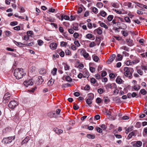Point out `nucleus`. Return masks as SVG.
Masks as SVG:
<instances>
[{
    "label": "nucleus",
    "mask_w": 147,
    "mask_h": 147,
    "mask_svg": "<svg viewBox=\"0 0 147 147\" xmlns=\"http://www.w3.org/2000/svg\"><path fill=\"white\" fill-rule=\"evenodd\" d=\"M85 58H87L89 56V54L88 53H86V51L82 55Z\"/></svg>",
    "instance_id": "338daca9"
},
{
    "label": "nucleus",
    "mask_w": 147,
    "mask_h": 147,
    "mask_svg": "<svg viewBox=\"0 0 147 147\" xmlns=\"http://www.w3.org/2000/svg\"><path fill=\"white\" fill-rule=\"evenodd\" d=\"M96 6L99 8H101L103 6L102 3L101 2L97 3L96 4Z\"/></svg>",
    "instance_id": "72a5a7b5"
},
{
    "label": "nucleus",
    "mask_w": 147,
    "mask_h": 147,
    "mask_svg": "<svg viewBox=\"0 0 147 147\" xmlns=\"http://www.w3.org/2000/svg\"><path fill=\"white\" fill-rule=\"evenodd\" d=\"M100 26L101 27H104L106 29H107L108 28V26L104 23L102 22L101 23H100Z\"/></svg>",
    "instance_id": "c9c22d12"
},
{
    "label": "nucleus",
    "mask_w": 147,
    "mask_h": 147,
    "mask_svg": "<svg viewBox=\"0 0 147 147\" xmlns=\"http://www.w3.org/2000/svg\"><path fill=\"white\" fill-rule=\"evenodd\" d=\"M121 48L122 49H123L125 51H129V48L128 47H127L126 46H124L123 47H121Z\"/></svg>",
    "instance_id": "052dcab7"
},
{
    "label": "nucleus",
    "mask_w": 147,
    "mask_h": 147,
    "mask_svg": "<svg viewBox=\"0 0 147 147\" xmlns=\"http://www.w3.org/2000/svg\"><path fill=\"white\" fill-rule=\"evenodd\" d=\"M15 136L4 138L2 140V142L4 144H9L13 140H14Z\"/></svg>",
    "instance_id": "7ed1b4c3"
},
{
    "label": "nucleus",
    "mask_w": 147,
    "mask_h": 147,
    "mask_svg": "<svg viewBox=\"0 0 147 147\" xmlns=\"http://www.w3.org/2000/svg\"><path fill=\"white\" fill-rule=\"evenodd\" d=\"M124 19L126 22H130V19L128 17H125L124 18Z\"/></svg>",
    "instance_id": "69168bd1"
},
{
    "label": "nucleus",
    "mask_w": 147,
    "mask_h": 147,
    "mask_svg": "<svg viewBox=\"0 0 147 147\" xmlns=\"http://www.w3.org/2000/svg\"><path fill=\"white\" fill-rule=\"evenodd\" d=\"M92 100H90V99H86V102L87 103V104L89 106V107H91V106L90 105L92 103Z\"/></svg>",
    "instance_id": "7c9ffc66"
},
{
    "label": "nucleus",
    "mask_w": 147,
    "mask_h": 147,
    "mask_svg": "<svg viewBox=\"0 0 147 147\" xmlns=\"http://www.w3.org/2000/svg\"><path fill=\"white\" fill-rule=\"evenodd\" d=\"M122 59V55L119 54H118L116 59V60L117 61H121Z\"/></svg>",
    "instance_id": "b1692460"
},
{
    "label": "nucleus",
    "mask_w": 147,
    "mask_h": 147,
    "mask_svg": "<svg viewBox=\"0 0 147 147\" xmlns=\"http://www.w3.org/2000/svg\"><path fill=\"white\" fill-rule=\"evenodd\" d=\"M131 144L133 147H140L142 145V143L141 141H138L132 142Z\"/></svg>",
    "instance_id": "0eeeda50"
},
{
    "label": "nucleus",
    "mask_w": 147,
    "mask_h": 147,
    "mask_svg": "<svg viewBox=\"0 0 147 147\" xmlns=\"http://www.w3.org/2000/svg\"><path fill=\"white\" fill-rule=\"evenodd\" d=\"M18 105L17 101L15 100H11L8 104V107L9 108L13 109L16 108Z\"/></svg>",
    "instance_id": "39448f33"
},
{
    "label": "nucleus",
    "mask_w": 147,
    "mask_h": 147,
    "mask_svg": "<svg viewBox=\"0 0 147 147\" xmlns=\"http://www.w3.org/2000/svg\"><path fill=\"white\" fill-rule=\"evenodd\" d=\"M65 80L66 81L69 82H71L72 80V79L69 76H66Z\"/></svg>",
    "instance_id": "e433bc0d"
},
{
    "label": "nucleus",
    "mask_w": 147,
    "mask_h": 147,
    "mask_svg": "<svg viewBox=\"0 0 147 147\" xmlns=\"http://www.w3.org/2000/svg\"><path fill=\"white\" fill-rule=\"evenodd\" d=\"M131 96L132 97H136V98H138V95L136 94V92H133L131 94Z\"/></svg>",
    "instance_id": "6e6d98bb"
},
{
    "label": "nucleus",
    "mask_w": 147,
    "mask_h": 147,
    "mask_svg": "<svg viewBox=\"0 0 147 147\" xmlns=\"http://www.w3.org/2000/svg\"><path fill=\"white\" fill-rule=\"evenodd\" d=\"M46 20L47 21H49L50 22H54L55 19L51 17L47 18Z\"/></svg>",
    "instance_id": "2f4dec72"
},
{
    "label": "nucleus",
    "mask_w": 147,
    "mask_h": 147,
    "mask_svg": "<svg viewBox=\"0 0 147 147\" xmlns=\"http://www.w3.org/2000/svg\"><path fill=\"white\" fill-rule=\"evenodd\" d=\"M132 128V127H129L127 129L126 127H125V129H126V131H125V132L127 134L131 130V128Z\"/></svg>",
    "instance_id": "ea45409f"
},
{
    "label": "nucleus",
    "mask_w": 147,
    "mask_h": 147,
    "mask_svg": "<svg viewBox=\"0 0 147 147\" xmlns=\"http://www.w3.org/2000/svg\"><path fill=\"white\" fill-rule=\"evenodd\" d=\"M104 101L105 104H107L110 102V100L107 97H106L105 98Z\"/></svg>",
    "instance_id": "8fccbe9b"
},
{
    "label": "nucleus",
    "mask_w": 147,
    "mask_h": 147,
    "mask_svg": "<svg viewBox=\"0 0 147 147\" xmlns=\"http://www.w3.org/2000/svg\"><path fill=\"white\" fill-rule=\"evenodd\" d=\"M93 60L96 62H97L99 59L98 57L96 56H93Z\"/></svg>",
    "instance_id": "a19ab883"
},
{
    "label": "nucleus",
    "mask_w": 147,
    "mask_h": 147,
    "mask_svg": "<svg viewBox=\"0 0 147 147\" xmlns=\"http://www.w3.org/2000/svg\"><path fill=\"white\" fill-rule=\"evenodd\" d=\"M60 45L61 46L63 47L67 45V43L63 41L61 42Z\"/></svg>",
    "instance_id": "864d4df0"
},
{
    "label": "nucleus",
    "mask_w": 147,
    "mask_h": 147,
    "mask_svg": "<svg viewBox=\"0 0 147 147\" xmlns=\"http://www.w3.org/2000/svg\"><path fill=\"white\" fill-rule=\"evenodd\" d=\"M89 76V72L85 70L83 73V77L84 78H88Z\"/></svg>",
    "instance_id": "2eb2a0df"
},
{
    "label": "nucleus",
    "mask_w": 147,
    "mask_h": 147,
    "mask_svg": "<svg viewBox=\"0 0 147 147\" xmlns=\"http://www.w3.org/2000/svg\"><path fill=\"white\" fill-rule=\"evenodd\" d=\"M74 44L77 47H79L80 45V44L78 40L75 41L74 42Z\"/></svg>",
    "instance_id": "09e8293b"
},
{
    "label": "nucleus",
    "mask_w": 147,
    "mask_h": 147,
    "mask_svg": "<svg viewBox=\"0 0 147 147\" xmlns=\"http://www.w3.org/2000/svg\"><path fill=\"white\" fill-rule=\"evenodd\" d=\"M90 70L92 73H93L95 71V69L92 67H90Z\"/></svg>",
    "instance_id": "13d9d810"
},
{
    "label": "nucleus",
    "mask_w": 147,
    "mask_h": 147,
    "mask_svg": "<svg viewBox=\"0 0 147 147\" xmlns=\"http://www.w3.org/2000/svg\"><path fill=\"white\" fill-rule=\"evenodd\" d=\"M134 133L133 132H131L129 134L128 136L127 137V139L129 140L130 139L132 136L134 135Z\"/></svg>",
    "instance_id": "bb28decb"
},
{
    "label": "nucleus",
    "mask_w": 147,
    "mask_h": 147,
    "mask_svg": "<svg viewBox=\"0 0 147 147\" xmlns=\"http://www.w3.org/2000/svg\"><path fill=\"white\" fill-rule=\"evenodd\" d=\"M96 82V79L93 78H92L90 79V82L92 84H95Z\"/></svg>",
    "instance_id": "49530a36"
},
{
    "label": "nucleus",
    "mask_w": 147,
    "mask_h": 147,
    "mask_svg": "<svg viewBox=\"0 0 147 147\" xmlns=\"http://www.w3.org/2000/svg\"><path fill=\"white\" fill-rule=\"evenodd\" d=\"M13 75L16 79H19L25 76L26 74L24 73L23 69L17 68L14 70Z\"/></svg>",
    "instance_id": "f257e3e1"
},
{
    "label": "nucleus",
    "mask_w": 147,
    "mask_h": 147,
    "mask_svg": "<svg viewBox=\"0 0 147 147\" xmlns=\"http://www.w3.org/2000/svg\"><path fill=\"white\" fill-rule=\"evenodd\" d=\"M100 13L101 16L102 17H105L107 14V13L104 11H101Z\"/></svg>",
    "instance_id": "c03bdc74"
},
{
    "label": "nucleus",
    "mask_w": 147,
    "mask_h": 147,
    "mask_svg": "<svg viewBox=\"0 0 147 147\" xmlns=\"http://www.w3.org/2000/svg\"><path fill=\"white\" fill-rule=\"evenodd\" d=\"M18 24V22L16 21L12 22L10 23V25L12 26H14Z\"/></svg>",
    "instance_id": "680f3d73"
},
{
    "label": "nucleus",
    "mask_w": 147,
    "mask_h": 147,
    "mask_svg": "<svg viewBox=\"0 0 147 147\" xmlns=\"http://www.w3.org/2000/svg\"><path fill=\"white\" fill-rule=\"evenodd\" d=\"M13 42L16 45L20 47H23L26 46V44H25L22 43L21 42H17L15 40H13Z\"/></svg>",
    "instance_id": "1a4fd4ad"
},
{
    "label": "nucleus",
    "mask_w": 147,
    "mask_h": 147,
    "mask_svg": "<svg viewBox=\"0 0 147 147\" xmlns=\"http://www.w3.org/2000/svg\"><path fill=\"white\" fill-rule=\"evenodd\" d=\"M48 115L51 117H54L55 113L54 112H50L48 113Z\"/></svg>",
    "instance_id": "79ce46f5"
},
{
    "label": "nucleus",
    "mask_w": 147,
    "mask_h": 147,
    "mask_svg": "<svg viewBox=\"0 0 147 147\" xmlns=\"http://www.w3.org/2000/svg\"><path fill=\"white\" fill-rule=\"evenodd\" d=\"M36 67L34 66H31L29 69V72L31 73H33L36 74Z\"/></svg>",
    "instance_id": "ddd939ff"
},
{
    "label": "nucleus",
    "mask_w": 147,
    "mask_h": 147,
    "mask_svg": "<svg viewBox=\"0 0 147 147\" xmlns=\"http://www.w3.org/2000/svg\"><path fill=\"white\" fill-rule=\"evenodd\" d=\"M37 42L38 45L39 46L42 45L43 43V42L42 40H38L37 41Z\"/></svg>",
    "instance_id": "de8ad7c7"
},
{
    "label": "nucleus",
    "mask_w": 147,
    "mask_h": 147,
    "mask_svg": "<svg viewBox=\"0 0 147 147\" xmlns=\"http://www.w3.org/2000/svg\"><path fill=\"white\" fill-rule=\"evenodd\" d=\"M64 69L65 70H68L69 69V66L67 64H65L64 65Z\"/></svg>",
    "instance_id": "a18cd8bd"
},
{
    "label": "nucleus",
    "mask_w": 147,
    "mask_h": 147,
    "mask_svg": "<svg viewBox=\"0 0 147 147\" xmlns=\"http://www.w3.org/2000/svg\"><path fill=\"white\" fill-rule=\"evenodd\" d=\"M114 89H115L113 91L114 94L115 95L117 94L119 92V90L117 89V88H114Z\"/></svg>",
    "instance_id": "3c124183"
},
{
    "label": "nucleus",
    "mask_w": 147,
    "mask_h": 147,
    "mask_svg": "<svg viewBox=\"0 0 147 147\" xmlns=\"http://www.w3.org/2000/svg\"><path fill=\"white\" fill-rule=\"evenodd\" d=\"M32 34V32L31 31H28L27 32V35L29 36H31Z\"/></svg>",
    "instance_id": "0e129e2a"
},
{
    "label": "nucleus",
    "mask_w": 147,
    "mask_h": 147,
    "mask_svg": "<svg viewBox=\"0 0 147 147\" xmlns=\"http://www.w3.org/2000/svg\"><path fill=\"white\" fill-rule=\"evenodd\" d=\"M57 69L56 68H54L51 72V73L53 76L56 75Z\"/></svg>",
    "instance_id": "cd10ccee"
},
{
    "label": "nucleus",
    "mask_w": 147,
    "mask_h": 147,
    "mask_svg": "<svg viewBox=\"0 0 147 147\" xmlns=\"http://www.w3.org/2000/svg\"><path fill=\"white\" fill-rule=\"evenodd\" d=\"M78 51L80 52V54L82 55L86 51L84 49H79Z\"/></svg>",
    "instance_id": "c756f323"
},
{
    "label": "nucleus",
    "mask_w": 147,
    "mask_h": 147,
    "mask_svg": "<svg viewBox=\"0 0 147 147\" xmlns=\"http://www.w3.org/2000/svg\"><path fill=\"white\" fill-rule=\"evenodd\" d=\"M134 59L133 60L132 63L134 64H136L140 62V59L139 58L135 57Z\"/></svg>",
    "instance_id": "aec40b11"
},
{
    "label": "nucleus",
    "mask_w": 147,
    "mask_h": 147,
    "mask_svg": "<svg viewBox=\"0 0 147 147\" xmlns=\"http://www.w3.org/2000/svg\"><path fill=\"white\" fill-rule=\"evenodd\" d=\"M100 126L102 128L103 130H105L107 128V126L105 124H102L100 125Z\"/></svg>",
    "instance_id": "5fc2aeb1"
},
{
    "label": "nucleus",
    "mask_w": 147,
    "mask_h": 147,
    "mask_svg": "<svg viewBox=\"0 0 147 147\" xmlns=\"http://www.w3.org/2000/svg\"><path fill=\"white\" fill-rule=\"evenodd\" d=\"M11 97V94L8 92L6 93L4 95L3 100V102L6 104L8 102Z\"/></svg>",
    "instance_id": "20e7f679"
},
{
    "label": "nucleus",
    "mask_w": 147,
    "mask_h": 147,
    "mask_svg": "<svg viewBox=\"0 0 147 147\" xmlns=\"http://www.w3.org/2000/svg\"><path fill=\"white\" fill-rule=\"evenodd\" d=\"M122 80L120 78L117 77L116 80V82L119 84H121L122 83Z\"/></svg>",
    "instance_id": "c85d7f7f"
},
{
    "label": "nucleus",
    "mask_w": 147,
    "mask_h": 147,
    "mask_svg": "<svg viewBox=\"0 0 147 147\" xmlns=\"http://www.w3.org/2000/svg\"><path fill=\"white\" fill-rule=\"evenodd\" d=\"M54 131L57 134L59 135L62 134L63 132V131L61 129H59L57 128H55L54 129Z\"/></svg>",
    "instance_id": "9d476101"
},
{
    "label": "nucleus",
    "mask_w": 147,
    "mask_h": 147,
    "mask_svg": "<svg viewBox=\"0 0 147 147\" xmlns=\"http://www.w3.org/2000/svg\"><path fill=\"white\" fill-rule=\"evenodd\" d=\"M105 87L106 89L108 90L109 88L111 89H114V88H117V86L115 83H109L107 84Z\"/></svg>",
    "instance_id": "423d86ee"
},
{
    "label": "nucleus",
    "mask_w": 147,
    "mask_h": 147,
    "mask_svg": "<svg viewBox=\"0 0 147 147\" xmlns=\"http://www.w3.org/2000/svg\"><path fill=\"white\" fill-rule=\"evenodd\" d=\"M66 55H69L71 54V52L69 50H66L65 51Z\"/></svg>",
    "instance_id": "774afa93"
},
{
    "label": "nucleus",
    "mask_w": 147,
    "mask_h": 147,
    "mask_svg": "<svg viewBox=\"0 0 147 147\" xmlns=\"http://www.w3.org/2000/svg\"><path fill=\"white\" fill-rule=\"evenodd\" d=\"M73 28L74 30H78L79 26L78 24L77 23H75L73 24Z\"/></svg>",
    "instance_id": "f3484780"
},
{
    "label": "nucleus",
    "mask_w": 147,
    "mask_h": 147,
    "mask_svg": "<svg viewBox=\"0 0 147 147\" xmlns=\"http://www.w3.org/2000/svg\"><path fill=\"white\" fill-rule=\"evenodd\" d=\"M123 70L124 75L130 79L131 78L132 74L134 71L133 69L131 67H125Z\"/></svg>",
    "instance_id": "f03ea898"
},
{
    "label": "nucleus",
    "mask_w": 147,
    "mask_h": 147,
    "mask_svg": "<svg viewBox=\"0 0 147 147\" xmlns=\"http://www.w3.org/2000/svg\"><path fill=\"white\" fill-rule=\"evenodd\" d=\"M86 38L88 39H90L92 38V35L91 34H88L86 35Z\"/></svg>",
    "instance_id": "4d7b16f0"
},
{
    "label": "nucleus",
    "mask_w": 147,
    "mask_h": 147,
    "mask_svg": "<svg viewBox=\"0 0 147 147\" xmlns=\"http://www.w3.org/2000/svg\"><path fill=\"white\" fill-rule=\"evenodd\" d=\"M127 44L129 46H132L134 45L133 41L130 39H127L126 40Z\"/></svg>",
    "instance_id": "9b49d317"
},
{
    "label": "nucleus",
    "mask_w": 147,
    "mask_h": 147,
    "mask_svg": "<svg viewBox=\"0 0 147 147\" xmlns=\"http://www.w3.org/2000/svg\"><path fill=\"white\" fill-rule=\"evenodd\" d=\"M24 84L26 87H28V86L32 85L33 84V82L32 79H29L25 81Z\"/></svg>",
    "instance_id": "6e6552de"
},
{
    "label": "nucleus",
    "mask_w": 147,
    "mask_h": 147,
    "mask_svg": "<svg viewBox=\"0 0 147 147\" xmlns=\"http://www.w3.org/2000/svg\"><path fill=\"white\" fill-rule=\"evenodd\" d=\"M101 102V99L100 98H97L96 99V102L97 103H100Z\"/></svg>",
    "instance_id": "e2e57ef3"
},
{
    "label": "nucleus",
    "mask_w": 147,
    "mask_h": 147,
    "mask_svg": "<svg viewBox=\"0 0 147 147\" xmlns=\"http://www.w3.org/2000/svg\"><path fill=\"white\" fill-rule=\"evenodd\" d=\"M73 109L75 110H77L79 109V107L77 105L74 104L73 106Z\"/></svg>",
    "instance_id": "bf43d9fd"
},
{
    "label": "nucleus",
    "mask_w": 147,
    "mask_h": 147,
    "mask_svg": "<svg viewBox=\"0 0 147 147\" xmlns=\"http://www.w3.org/2000/svg\"><path fill=\"white\" fill-rule=\"evenodd\" d=\"M54 80L53 79H51L48 82L47 84L48 86H51L54 84Z\"/></svg>",
    "instance_id": "412c9836"
},
{
    "label": "nucleus",
    "mask_w": 147,
    "mask_h": 147,
    "mask_svg": "<svg viewBox=\"0 0 147 147\" xmlns=\"http://www.w3.org/2000/svg\"><path fill=\"white\" fill-rule=\"evenodd\" d=\"M38 84H41L44 81V80L41 76H39L38 77Z\"/></svg>",
    "instance_id": "6ab92c4d"
},
{
    "label": "nucleus",
    "mask_w": 147,
    "mask_h": 147,
    "mask_svg": "<svg viewBox=\"0 0 147 147\" xmlns=\"http://www.w3.org/2000/svg\"><path fill=\"white\" fill-rule=\"evenodd\" d=\"M100 27L98 28L97 29L95 30L94 31V33H95L96 32L98 34H101L102 33V30L100 28Z\"/></svg>",
    "instance_id": "dca6fc26"
},
{
    "label": "nucleus",
    "mask_w": 147,
    "mask_h": 147,
    "mask_svg": "<svg viewBox=\"0 0 147 147\" xmlns=\"http://www.w3.org/2000/svg\"><path fill=\"white\" fill-rule=\"evenodd\" d=\"M135 127L140 128L141 127V123L140 122H137L135 125Z\"/></svg>",
    "instance_id": "473e14b6"
},
{
    "label": "nucleus",
    "mask_w": 147,
    "mask_h": 147,
    "mask_svg": "<svg viewBox=\"0 0 147 147\" xmlns=\"http://www.w3.org/2000/svg\"><path fill=\"white\" fill-rule=\"evenodd\" d=\"M57 45V44L53 42L50 44V47L51 49L54 50L56 49Z\"/></svg>",
    "instance_id": "f8f14e48"
},
{
    "label": "nucleus",
    "mask_w": 147,
    "mask_h": 147,
    "mask_svg": "<svg viewBox=\"0 0 147 147\" xmlns=\"http://www.w3.org/2000/svg\"><path fill=\"white\" fill-rule=\"evenodd\" d=\"M87 137L89 139H94L95 137V135H91L89 134H88L87 135Z\"/></svg>",
    "instance_id": "a878e982"
},
{
    "label": "nucleus",
    "mask_w": 147,
    "mask_h": 147,
    "mask_svg": "<svg viewBox=\"0 0 147 147\" xmlns=\"http://www.w3.org/2000/svg\"><path fill=\"white\" fill-rule=\"evenodd\" d=\"M96 46V44L94 42H91L89 45V47H90L92 48Z\"/></svg>",
    "instance_id": "37998d69"
},
{
    "label": "nucleus",
    "mask_w": 147,
    "mask_h": 147,
    "mask_svg": "<svg viewBox=\"0 0 147 147\" xmlns=\"http://www.w3.org/2000/svg\"><path fill=\"white\" fill-rule=\"evenodd\" d=\"M92 10L93 12L95 14H97L98 12V9L95 7H91Z\"/></svg>",
    "instance_id": "393cba45"
},
{
    "label": "nucleus",
    "mask_w": 147,
    "mask_h": 147,
    "mask_svg": "<svg viewBox=\"0 0 147 147\" xmlns=\"http://www.w3.org/2000/svg\"><path fill=\"white\" fill-rule=\"evenodd\" d=\"M113 18V16L112 15H110L107 17V20L109 21H111Z\"/></svg>",
    "instance_id": "58836bf2"
},
{
    "label": "nucleus",
    "mask_w": 147,
    "mask_h": 147,
    "mask_svg": "<svg viewBox=\"0 0 147 147\" xmlns=\"http://www.w3.org/2000/svg\"><path fill=\"white\" fill-rule=\"evenodd\" d=\"M98 92L100 94H102L104 92L103 90L101 88H99L98 90Z\"/></svg>",
    "instance_id": "603ef678"
},
{
    "label": "nucleus",
    "mask_w": 147,
    "mask_h": 147,
    "mask_svg": "<svg viewBox=\"0 0 147 147\" xmlns=\"http://www.w3.org/2000/svg\"><path fill=\"white\" fill-rule=\"evenodd\" d=\"M140 93L143 95L147 93L146 91L144 89H142L140 90Z\"/></svg>",
    "instance_id": "4c0bfd02"
},
{
    "label": "nucleus",
    "mask_w": 147,
    "mask_h": 147,
    "mask_svg": "<svg viewBox=\"0 0 147 147\" xmlns=\"http://www.w3.org/2000/svg\"><path fill=\"white\" fill-rule=\"evenodd\" d=\"M46 70L45 69H41L39 71V73L41 75H43L46 73Z\"/></svg>",
    "instance_id": "4be33fe9"
},
{
    "label": "nucleus",
    "mask_w": 147,
    "mask_h": 147,
    "mask_svg": "<svg viewBox=\"0 0 147 147\" xmlns=\"http://www.w3.org/2000/svg\"><path fill=\"white\" fill-rule=\"evenodd\" d=\"M115 54H113L110 57L109 59V61L110 62H112L113 60L115 59Z\"/></svg>",
    "instance_id": "a211bd4d"
},
{
    "label": "nucleus",
    "mask_w": 147,
    "mask_h": 147,
    "mask_svg": "<svg viewBox=\"0 0 147 147\" xmlns=\"http://www.w3.org/2000/svg\"><path fill=\"white\" fill-rule=\"evenodd\" d=\"M30 140V138L28 136H26L25 138L22 141L21 143V145H23L24 144L27 143Z\"/></svg>",
    "instance_id": "4468645a"
},
{
    "label": "nucleus",
    "mask_w": 147,
    "mask_h": 147,
    "mask_svg": "<svg viewBox=\"0 0 147 147\" xmlns=\"http://www.w3.org/2000/svg\"><path fill=\"white\" fill-rule=\"evenodd\" d=\"M88 98L90 100H92L94 98V95L92 93H90L88 94Z\"/></svg>",
    "instance_id": "5701e85b"
},
{
    "label": "nucleus",
    "mask_w": 147,
    "mask_h": 147,
    "mask_svg": "<svg viewBox=\"0 0 147 147\" xmlns=\"http://www.w3.org/2000/svg\"><path fill=\"white\" fill-rule=\"evenodd\" d=\"M121 33L124 36H127L128 35V33L126 30L122 31Z\"/></svg>",
    "instance_id": "f704fd0d"
}]
</instances>
